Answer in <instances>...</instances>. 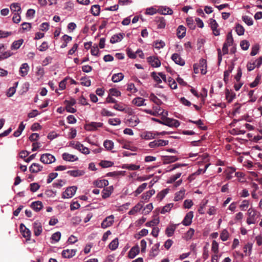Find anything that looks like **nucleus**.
Returning <instances> with one entry per match:
<instances>
[{
  "instance_id": "nucleus-1",
  "label": "nucleus",
  "mask_w": 262,
  "mask_h": 262,
  "mask_svg": "<svg viewBox=\"0 0 262 262\" xmlns=\"http://www.w3.org/2000/svg\"><path fill=\"white\" fill-rule=\"evenodd\" d=\"M159 123L169 127H178L180 124V122L178 120L170 118H164L163 119L162 121H159Z\"/></svg>"
},
{
  "instance_id": "nucleus-2",
  "label": "nucleus",
  "mask_w": 262,
  "mask_h": 262,
  "mask_svg": "<svg viewBox=\"0 0 262 262\" xmlns=\"http://www.w3.org/2000/svg\"><path fill=\"white\" fill-rule=\"evenodd\" d=\"M40 161L44 164H51L56 160L54 156L50 154H42L40 158Z\"/></svg>"
},
{
  "instance_id": "nucleus-3",
  "label": "nucleus",
  "mask_w": 262,
  "mask_h": 262,
  "mask_svg": "<svg viewBox=\"0 0 262 262\" xmlns=\"http://www.w3.org/2000/svg\"><path fill=\"white\" fill-rule=\"evenodd\" d=\"M168 142H169L168 140H164L161 139L154 140V141L150 142L149 143V146L150 148L164 146L167 145L168 144Z\"/></svg>"
},
{
  "instance_id": "nucleus-4",
  "label": "nucleus",
  "mask_w": 262,
  "mask_h": 262,
  "mask_svg": "<svg viewBox=\"0 0 262 262\" xmlns=\"http://www.w3.org/2000/svg\"><path fill=\"white\" fill-rule=\"evenodd\" d=\"M77 187L75 186H71L68 187L62 193L63 198H71L76 192Z\"/></svg>"
},
{
  "instance_id": "nucleus-5",
  "label": "nucleus",
  "mask_w": 262,
  "mask_h": 262,
  "mask_svg": "<svg viewBox=\"0 0 262 262\" xmlns=\"http://www.w3.org/2000/svg\"><path fill=\"white\" fill-rule=\"evenodd\" d=\"M103 123L101 122H92L89 124H86L84 125V128L86 130L92 131L97 129L99 127H102Z\"/></svg>"
},
{
  "instance_id": "nucleus-6",
  "label": "nucleus",
  "mask_w": 262,
  "mask_h": 262,
  "mask_svg": "<svg viewBox=\"0 0 262 262\" xmlns=\"http://www.w3.org/2000/svg\"><path fill=\"white\" fill-rule=\"evenodd\" d=\"M20 231L23 236L26 238L27 240H30L31 235V231L23 224L20 225Z\"/></svg>"
},
{
  "instance_id": "nucleus-7",
  "label": "nucleus",
  "mask_w": 262,
  "mask_h": 262,
  "mask_svg": "<svg viewBox=\"0 0 262 262\" xmlns=\"http://www.w3.org/2000/svg\"><path fill=\"white\" fill-rule=\"evenodd\" d=\"M229 47L228 45H226V43H224L223 47L222 48L223 51V54L222 53L221 50L219 48L217 49V54H218V63L220 64L222 61V56L223 55L227 54L228 53V47Z\"/></svg>"
},
{
  "instance_id": "nucleus-8",
  "label": "nucleus",
  "mask_w": 262,
  "mask_h": 262,
  "mask_svg": "<svg viewBox=\"0 0 262 262\" xmlns=\"http://www.w3.org/2000/svg\"><path fill=\"white\" fill-rule=\"evenodd\" d=\"M114 222V216L111 215L106 217L101 223V227L102 228H106L111 226Z\"/></svg>"
},
{
  "instance_id": "nucleus-9",
  "label": "nucleus",
  "mask_w": 262,
  "mask_h": 262,
  "mask_svg": "<svg viewBox=\"0 0 262 262\" xmlns=\"http://www.w3.org/2000/svg\"><path fill=\"white\" fill-rule=\"evenodd\" d=\"M147 62L153 67H159L161 65L160 60L155 56H149L147 58Z\"/></svg>"
},
{
  "instance_id": "nucleus-10",
  "label": "nucleus",
  "mask_w": 262,
  "mask_h": 262,
  "mask_svg": "<svg viewBox=\"0 0 262 262\" xmlns=\"http://www.w3.org/2000/svg\"><path fill=\"white\" fill-rule=\"evenodd\" d=\"M210 25L213 34L215 36H219L220 35V30L217 29L219 25L216 20L212 18L210 19Z\"/></svg>"
},
{
  "instance_id": "nucleus-11",
  "label": "nucleus",
  "mask_w": 262,
  "mask_h": 262,
  "mask_svg": "<svg viewBox=\"0 0 262 262\" xmlns=\"http://www.w3.org/2000/svg\"><path fill=\"white\" fill-rule=\"evenodd\" d=\"M171 59L177 64L181 66L185 65V62L180 55L177 53L173 54L171 57Z\"/></svg>"
},
{
  "instance_id": "nucleus-12",
  "label": "nucleus",
  "mask_w": 262,
  "mask_h": 262,
  "mask_svg": "<svg viewBox=\"0 0 262 262\" xmlns=\"http://www.w3.org/2000/svg\"><path fill=\"white\" fill-rule=\"evenodd\" d=\"M33 231L35 236H38L42 232V228L41 223L38 221L35 222L33 223Z\"/></svg>"
},
{
  "instance_id": "nucleus-13",
  "label": "nucleus",
  "mask_w": 262,
  "mask_h": 262,
  "mask_svg": "<svg viewBox=\"0 0 262 262\" xmlns=\"http://www.w3.org/2000/svg\"><path fill=\"white\" fill-rule=\"evenodd\" d=\"M193 217V213L192 211H190L186 214L184 220L182 221V224L184 226H189L192 223V219Z\"/></svg>"
},
{
  "instance_id": "nucleus-14",
  "label": "nucleus",
  "mask_w": 262,
  "mask_h": 262,
  "mask_svg": "<svg viewBox=\"0 0 262 262\" xmlns=\"http://www.w3.org/2000/svg\"><path fill=\"white\" fill-rule=\"evenodd\" d=\"M156 22L158 29H164L166 26L165 19L163 17H157L155 18Z\"/></svg>"
},
{
  "instance_id": "nucleus-15",
  "label": "nucleus",
  "mask_w": 262,
  "mask_h": 262,
  "mask_svg": "<svg viewBox=\"0 0 262 262\" xmlns=\"http://www.w3.org/2000/svg\"><path fill=\"white\" fill-rule=\"evenodd\" d=\"M42 166L38 163H33L29 167V170L32 173H37L42 170Z\"/></svg>"
},
{
  "instance_id": "nucleus-16",
  "label": "nucleus",
  "mask_w": 262,
  "mask_h": 262,
  "mask_svg": "<svg viewBox=\"0 0 262 262\" xmlns=\"http://www.w3.org/2000/svg\"><path fill=\"white\" fill-rule=\"evenodd\" d=\"M200 68L201 73L205 75L207 72V61L204 59H201L199 63L198 64Z\"/></svg>"
},
{
  "instance_id": "nucleus-17",
  "label": "nucleus",
  "mask_w": 262,
  "mask_h": 262,
  "mask_svg": "<svg viewBox=\"0 0 262 262\" xmlns=\"http://www.w3.org/2000/svg\"><path fill=\"white\" fill-rule=\"evenodd\" d=\"M124 36V33H119L115 34L112 36L110 39V42L111 43H115L120 42L123 38Z\"/></svg>"
},
{
  "instance_id": "nucleus-18",
  "label": "nucleus",
  "mask_w": 262,
  "mask_h": 262,
  "mask_svg": "<svg viewBox=\"0 0 262 262\" xmlns=\"http://www.w3.org/2000/svg\"><path fill=\"white\" fill-rule=\"evenodd\" d=\"M29 70V67L27 63H24L21 64L19 68V74L22 76L24 77L27 75Z\"/></svg>"
},
{
  "instance_id": "nucleus-19",
  "label": "nucleus",
  "mask_w": 262,
  "mask_h": 262,
  "mask_svg": "<svg viewBox=\"0 0 262 262\" xmlns=\"http://www.w3.org/2000/svg\"><path fill=\"white\" fill-rule=\"evenodd\" d=\"M226 179L230 180L233 177L237 176V173L235 172V169L234 168H228L226 171Z\"/></svg>"
},
{
  "instance_id": "nucleus-20",
  "label": "nucleus",
  "mask_w": 262,
  "mask_h": 262,
  "mask_svg": "<svg viewBox=\"0 0 262 262\" xmlns=\"http://www.w3.org/2000/svg\"><path fill=\"white\" fill-rule=\"evenodd\" d=\"M30 206L36 212L39 211L43 208L42 203L39 201L32 202Z\"/></svg>"
},
{
  "instance_id": "nucleus-21",
  "label": "nucleus",
  "mask_w": 262,
  "mask_h": 262,
  "mask_svg": "<svg viewBox=\"0 0 262 262\" xmlns=\"http://www.w3.org/2000/svg\"><path fill=\"white\" fill-rule=\"evenodd\" d=\"M113 187L112 186L104 188L102 191V197L103 199H106L109 197L113 191Z\"/></svg>"
},
{
  "instance_id": "nucleus-22",
  "label": "nucleus",
  "mask_w": 262,
  "mask_h": 262,
  "mask_svg": "<svg viewBox=\"0 0 262 262\" xmlns=\"http://www.w3.org/2000/svg\"><path fill=\"white\" fill-rule=\"evenodd\" d=\"M139 253V247L138 246L131 248L128 253V256L130 258H134Z\"/></svg>"
},
{
  "instance_id": "nucleus-23",
  "label": "nucleus",
  "mask_w": 262,
  "mask_h": 262,
  "mask_svg": "<svg viewBox=\"0 0 262 262\" xmlns=\"http://www.w3.org/2000/svg\"><path fill=\"white\" fill-rule=\"evenodd\" d=\"M186 28L180 25L178 27L177 30V35L178 38H182L185 36L186 34Z\"/></svg>"
},
{
  "instance_id": "nucleus-24",
  "label": "nucleus",
  "mask_w": 262,
  "mask_h": 262,
  "mask_svg": "<svg viewBox=\"0 0 262 262\" xmlns=\"http://www.w3.org/2000/svg\"><path fill=\"white\" fill-rule=\"evenodd\" d=\"M93 184L97 187L102 188L108 185V182L105 179L97 180L93 182Z\"/></svg>"
},
{
  "instance_id": "nucleus-25",
  "label": "nucleus",
  "mask_w": 262,
  "mask_h": 262,
  "mask_svg": "<svg viewBox=\"0 0 262 262\" xmlns=\"http://www.w3.org/2000/svg\"><path fill=\"white\" fill-rule=\"evenodd\" d=\"M76 251L74 250H64L62 252V256L64 258H70L75 255Z\"/></svg>"
},
{
  "instance_id": "nucleus-26",
  "label": "nucleus",
  "mask_w": 262,
  "mask_h": 262,
  "mask_svg": "<svg viewBox=\"0 0 262 262\" xmlns=\"http://www.w3.org/2000/svg\"><path fill=\"white\" fill-rule=\"evenodd\" d=\"M62 158L64 160L70 162H73L77 160V158L73 155L64 152L62 155Z\"/></svg>"
},
{
  "instance_id": "nucleus-27",
  "label": "nucleus",
  "mask_w": 262,
  "mask_h": 262,
  "mask_svg": "<svg viewBox=\"0 0 262 262\" xmlns=\"http://www.w3.org/2000/svg\"><path fill=\"white\" fill-rule=\"evenodd\" d=\"M156 136V133L151 132H145L141 135V137L145 140H150L155 138Z\"/></svg>"
},
{
  "instance_id": "nucleus-28",
  "label": "nucleus",
  "mask_w": 262,
  "mask_h": 262,
  "mask_svg": "<svg viewBox=\"0 0 262 262\" xmlns=\"http://www.w3.org/2000/svg\"><path fill=\"white\" fill-rule=\"evenodd\" d=\"M178 160L176 156H166L163 157V161L164 164H169L175 162Z\"/></svg>"
},
{
  "instance_id": "nucleus-29",
  "label": "nucleus",
  "mask_w": 262,
  "mask_h": 262,
  "mask_svg": "<svg viewBox=\"0 0 262 262\" xmlns=\"http://www.w3.org/2000/svg\"><path fill=\"white\" fill-rule=\"evenodd\" d=\"M176 229V225H171L168 226L165 230V234L168 237H171L174 233Z\"/></svg>"
},
{
  "instance_id": "nucleus-30",
  "label": "nucleus",
  "mask_w": 262,
  "mask_h": 262,
  "mask_svg": "<svg viewBox=\"0 0 262 262\" xmlns=\"http://www.w3.org/2000/svg\"><path fill=\"white\" fill-rule=\"evenodd\" d=\"M10 9L12 13H19L21 12L20 4L18 3H13L10 6Z\"/></svg>"
},
{
  "instance_id": "nucleus-31",
  "label": "nucleus",
  "mask_w": 262,
  "mask_h": 262,
  "mask_svg": "<svg viewBox=\"0 0 262 262\" xmlns=\"http://www.w3.org/2000/svg\"><path fill=\"white\" fill-rule=\"evenodd\" d=\"M143 207V204L142 203H139L136 205L129 212L128 214L133 215L135 214L138 211H140Z\"/></svg>"
},
{
  "instance_id": "nucleus-32",
  "label": "nucleus",
  "mask_w": 262,
  "mask_h": 262,
  "mask_svg": "<svg viewBox=\"0 0 262 262\" xmlns=\"http://www.w3.org/2000/svg\"><path fill=\"white\" fill-rule=\"evenodd\" d=\"M122 168L126 169L129 170H136L140 168V166L132 164H125L122 165Z\"/></svg>"
},
{
  "instance_id": "nucleus-33",
  "label": "nucleus",
  "mask_w": 262,
  "mask_h": 262,
  "mask_svg": "<svg viewBox=\"0 0 262 262\" xmlns=\"http://www.w3.org/2000/svg\"><path fill=\"white\" fill-rule=\"evenodd\" d=\"M124 78V75L122 73L115 74L112 77V80L114 82H118L122 80Z\"/></svg>"
},
{
  "instance_id": "nucleus-34",
  "label": "nucleus",
  "mask_w": 262,
  "mask_h": 262,
  "mask_svg": "<svg viewBox=\"0 0 262 262\" xmlns=\"http://www.w3.org/2000/svg\"><path fill=\"white\" fill-rule=\"evenodd\" d=\"M145 101V99L141 97H137L133 100V103L135 105H136L138 106H141L142 105H145V104H144Z\"/></svg>"
},
{
  "instance_id": "nucleus-35",
  "label": "nucleus",
  "mask_w": 262,
  "mask_h": 262,
  "mask_svg": "<svg viewBox=\"0 0 262 262\" xmlns=\"http://www.w3.org/2000/svg\"><path fill=\"white\" fill-rule=\"evenodd\" d=\"M159 247H160L159 243H157V244H155L152 246V247L150 250V255H151L153 257H155L156 255H157L159 253Z\"/></svg>"
},
{
  "instance_id": "nucleus-36",
  "label": "nucleus",
  "mask_w": 262,
  "mask_h": 262,
  "mask_svg": "<svg viewBox=\"0 0 262 262\" xmlns=\"http://www.w3.org/2000/svg\"><path fill=\"white\" fill-rule=\"evenodd\" d=\"M149 99L151 101L154 102L155 104L158 105H160L162 104V101L159 99L156 96H155L153 93H151L150 95Z\"/></svg>"
},
{
  "instance_id": "nucleus-37",
  "label": "nucleus",
  "mask_w": 262,
  "mask_h": 262,
  "mask_svg": "<svg viewBox=\"0 0 262 262\" xmlns=\"http://www.w3.org/2000/svg\"><path fill=\"white\" fill-rule=\"evenodd\" d=\"M185 190L183 189L177 192L175 194L174 200L175 201H178L183 199L185 194Z\"/></svg>"
},
{
  "instance_id": "nucleus-38",
  "label": "nucleus",
  "mask_w": 262,
  "mask_h": 262,
  "mask_svg": "<svg viewBox=\"0 0 262 262\" xmlns=\"http://www.w3.org/2000/svg\"><path fill=\"white\" fill-rule=\"evenodd\" d=\"M118 244V238H116L109 244L108 247L111 250H115L117 248Z\"/></svg>"
},
{
  "instance_id": "nucleus-39",
  "label": "nucleus",
  "mask_w": 262,
  "mask_h": 262,
  "mask_svg": "<svg viewBox=\"0 0 262 262\" xmlns=\"http://www.w3.org/2000/svg\"><path fill=\"white\" fill-rule=\"evenodd\" d=\"M233 43V38L232 37V32H229L227 35V38L226 40V42L225 43L228 45L229 46H231L232 45Z\"/></svg>"
},
{
  "instance_id": "nucleus-40",
  "label": "nucleus",
  "mask_w": 262,
  "mask_h": 262,
  "mask_svg": "<svg viewBox=\"0 0 262 262\" xmlns=\"http://www.w3.org/2000/svg\"><path fill=\"white\" fill-rule=\"evenodd\" d=\"M103 145L107 150H111L114 147V143L111 140H107L104 142Z\"/></svg>"
},
{
  "instance_id": "nucleus-41",
  "label": "nucleus",
  "mask_w": 262,
  "mask_h": 262,
  "mask_svg": "<svg viewBox=\"0 0 262 262\" xmlns=\"http://www.w3.org/2000/svg\"><path fill=\"white\" fill-rule=\"evenodd\" d=\"M226 97L228 102L230 103L234 98L235 94L233 93H231L228 89L226 90Z\"/></svg>"
},
{
  "instance_id": "nucleus-42",
  "label": "nucleus",
  "mask_w": 262,
  "mask_h": 262,
  "mask_svg": "<svg viewBox=\"0 0 262 262\" xmlns=\"http://www.w3.org/2000/svg\"><path fill=\"white\" fill-rule=\"evenodd\" d=\"M100 10V6L97 5L92 6L91 9L92 13L95 16H97L99 14Z\"/></svg>"
},
{
  "instance_id": "nucleus-43",
  "label": "nucleus",
  "mask_w": 262,
  "mask_h": 262,
  "mask_svg": "<svg viewBox=\"0 0 262 262\" xmlns=\"http://www.w3.org/2000/svg\"><path fill=\"white\" fill-rule=\"evenodd\" d=\"M252 248V244L251 243H248L245 245L244 247V251L246 255H249L251 253V251Z\"/></svg>"
},
{
  "instance_id": "nucleus-44",
  "label": "nucleus",
  "mask_w": 262,
  "mask_h": 262,
  "mask_svg": "<svg viewBox=\"0 0 262 262\" xmlns=\"http://www.w3.org/2000/svg\"><path fill=\"white\" fill-rule=\"evenodd\" d=\"M235 31L237 33V34L238 35L241 36V35H244V32H245V29L240 24H237L235 27Z\"/></svg>"
},
{
  "instance_id": "nucleus-45",
  "label": "nucleus",
  "mask_w": 262,
  "mask_h": 262,
  "mask_svg": "<svg viewBox=\"0 0 262 262\" xmlns=\"http://www.w3.org/2000/svg\"><path fill=\"white\" fill-rule=\"evenodd\" d=\"M147 185V184L146 183H143L140 186H139L136 189V190L135 191V193L136 194V195L137 196V195L142 192L144 191V190L146 188Z\"/></svg>"
},
{
  "instance_id": "nucleus-46",
  "label": "nucleus",
  "mask_w": 262,
  "mask_h": 262,
  "mask_svg": "<svg viewBox=\"0 0 262 262\" xmlns=\"http://www.w3.org/2000/svg\"><path fill=\"white\" fill-rule=\"evenodd\" d=\"M23 42V39H19L16 41H15L13 42L11 46V49H18L20 48V46L22 45Z\"/></svg>"
},
{
  "instance_id": "nucleus-47",
  "label": "nucleus",
  "mask_w": 262,
  "mask_h": 262,
  "mask_svg": "<svg viewBox=\"0 0 262 262\" xmlns=\"http://www.w3.org/2000/svg\"><path fill=\"white\" fill-rule=\"evenodd\" d=\"M168 189H165L160 191L158 193L157 198L159 201H161L165 196V195L168 192Z\"/></svg>"
},
{
  "instance_id": "nucleus-48",
  "label": "nucleus",
  "mask_w": 262,
  "mask_h": 262,
  "mask_svg": "<svg viewBox=\"0 0 262 262\" xmlns=\"http://www.w3.org/2000/svg\"><path fill=\"white\" fill-rule=\"evenodd\" d=\"M113 164L112 162L110 161H101L99 163V165L103 168H107L113 166Z\"/></svg>"
},
{
  "instance_id": "nucleus-49",
  "label": "nucleus",
  "mask_w": 262,
  "mask_h": 262,
  "mask_svg": "<svg viewBox=\"0 0 262 262\" xmlns=\"http://www.w3.org/2000/svg\"><path fill=\"white\" fill-rule=\"evenodd\" d=\"M159 223V217H156L152 220L150 222H148L145 224V226L147 227H152L157 225Z\"/></svg>"
},
{
  "instance_id": "nucleus-50",
  "label": "nucleus",
  "mask_w": 262,
  "mask_h": 262,
  "mask_svg": "<svg viewBox=\"0 0 262 262\" xmlns=\"http://www.w3.org/2000/svg\"><path fill=\"white\" fill-rule=\"evenodd\" d=\"M122 147L123 148L129 149L133 151H136L137 150V147L132 146L129 142L124 143Z\"/></svg>"
},
{
  "instance_id": "nucleus-51",
  "label": "nucleus",
  "mask_w": 262,
  "mask_h": 262,
  "mask_svg": "<svg viewBox=\"0 0 262 262\" xmlns=\"http://www.w3.org/2000/svg\"><path fill=\"white\" fill-rule=\"evenodd\" d=\"M229 237V233L227 230L224 229L222 231L220 235V238L223 241H226Z\"/></svg>"
},
{
  "instance_id": "nucleus-52",
  "label": "nucleus",
  "mask_w": 262,
  "mask_h": 262,
  "mask_svg": "<svg viewBox=\"0 0 262 262\" xmlns=\"http://www.w3.org/2000/svg\"><path fill=\"white\" fill-rule=\"evenodd\" d=\"M108 123L112 125H117L121 123L119 118H110L108 119Z\"/></svg>"
},
{
  "instance_id": "nucleus-53",
  "label": "nucleus",
  "mask_w": 262,
  "mask_h": 262,
  "mask_svg": "<svg viewBox=\"0 0 262 262\" xmlns=\"http://www.w3.org/2000/svg\"><path fill=\"white\" fill-rule=\"evenodd\" d=\"M243 20L248 26H251L253 25L252 19L248 16L245 15L242 17Z\"/></svg>"
},
{
  "instance_id": "nucleus-54",
  "label": "nucleus",
  "mask_w": 262,
  "mask_h": 262,
  "mask_svg": "<svg viewBox=\"0 0 262 262\" xmlns=\"http://www.w3.org/2000/svg\"><path fill=\"white\" fill-rule=\"evenodd\" d=\"M260 79H261V76L259 75H258L256 76V77L255 78L254 81L250 84V85H249L250 86L251 88H254V87L256 86L259 83Z\"/></svg>"
},
{
  "instance_id": "nucleus-55",
  "label": "nucleus",
  "mask_w": 262,
  "mask_h": 262,
  "mask_svg": "<svg viewBox=\"0 0 262 262\" xmlns=\"http://www.w3.org/2000/svg\"><path fill=\"white\" fill-rule=\"evenodd\" d=\"M249 206V202L248 200H244L242 201L241 205L239 206L240 208L243 211H245Z\"/></svg>"
},
{
  "instance_id": "nucleus-56",
  "label": "nucleus",
  "mask_w": 262,
  "mask_h": 262,
  "mask_svg": "<svg viewBox=\"0 0 262 262\" xmlns=\"http://www.w3.org/2000/svg\"><path fill=\"white\" fill-rule=\"evenodd\" d=\"M173 207L172 204H168L163 207L161 211L162 214H165L166 212L169 211L171 208Z\"/></svg>"
},
{
  "instance_id": "nucleus-57",
  "label": "nucleus",
  "mask_w": 262,
  "mask_h": 262,
  "mask_svg": "<svg viewBox=\"0 0 262 262\" xmlns=\"http://www.w3.org/2000/svg\"><path fill=\"white\" fill-rule=\"evenodd\" d=\"M240 46L243 50H247L249 49L250 44L248 41L244 40L241 41Z\"/></svg>"
},
{
  "instance_id": "nucleus-58",
  "label": "nucleus",
  "mask_w": 262,
  "mask_h": 262,
  "mask_svg": "<svg viewBox=\"0 0 262 262\" xmlns=\"http://www.w3.org/2000/svg\"><path fill=\"white\" fill-rule=\"evenodd\" d=\"M12 55L10 51L4 52L0 55V61L4 60Z\"/></svg>"
},
{
  "instance_id": "nucleus-59",
  "label": "nucleus",
  "mask_w": 262,
  "mask_h": 262,
  "mask_svg": "<svg viewBox=\"0 0 262 262\" xmlns=\"http://www.w3.org/2000/svg\"><path fill=\"white\" fill-rule=\"evenodd\" d=\"M186 23L188 27L191 29H194L195 25L193 23V20L192 18H187L186 19Z\"/></svg>"
},
{
  "instance_id": "nucleus-60",
  "label": "nucleus",
  "mask_w": 262,
  "mask_h": 262,
  "mask_svg": "<svg viewBox=\"0 0 262 262\" xmlns=\"http://www.w3.org/2000/svg\"><path fill=\"white\" fill-rule=\"evenodd\" d=\"M126 53L127 56L132 59H135L137 57L136 52H133L131 49L127 48L126 49Z\"/></svg>"
},
{
  "instance_id": "nucleus-61",
  "label": "nucleus",
  "mask_w": 262,
  "mask_h": 262,
  "mask_svg": "<svg viewBox=\"0 0 262 262\" xmlns=\"http://www.w3.org/2000/svg\"><path fill=\"white\" fill-rule=\"evenodd\" d=\"M211 250L215 254L219 252V244L215 241L212 242Z\"/></svg>"
},
{
  "instance_id": "nucleus-62",
  "label": "nucleus",
  "mask_w": 262,
  "mask_h": 262,
  "mask_svg": "<svg viewBox=\"0 0 262 262\" xmlns=\"http://www.w3.org/2000/svg\"><path fill=\"white\" fill-rule=\"evenodd\" d=\"M61 237V233L60 232H56L54 233L51 237V239L54 241L55 242H57L59 241Z\"/></svg>"
},
{
  "instance_id": "nucleus-63",
  "label": "nucleus",
  "mask_w": 262,
  "mask_h": 262,
  "mask_svg": "<svg viewBox=\"0 0 262 262\" xmlns=\"http://www.w3.org/2000/svg\"><path fill=\"white\" fill-rule=\"evenodd\" d=\"M20 14V13H18V12L14 13V15H13V16L12 18L13 23L18 24V23L20 22V19H21Z\"/></svg>"
},
{
  "instance_id": "nucleus-64",
  "label": "nucleus",
  "mask_w": 262,
  "mask_h": 262,
  "mask_svg": "<svg viewBox=\"0 0 262 262\" xmlns=\"http://www.w3.org/2000/svg\"><path fill=\"white\" fill-rule=\"evenodd\" d=\"M58 176L57 172H52L49 174L48 178L47 179V183H50L54 179H55Z\"/></svg>"
}]
</instances>
